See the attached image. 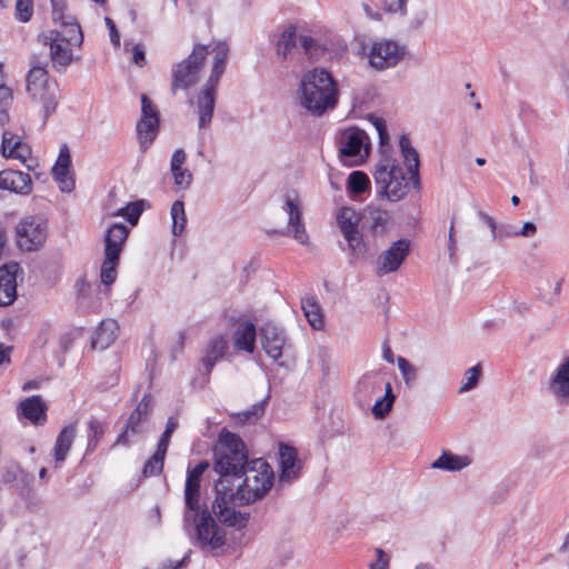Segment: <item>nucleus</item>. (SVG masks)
I'll use <instances>...</instances> for the list:
<instances>
[{"label": "nucleus", "mask_w": 569, "mask_h": 569, "mask_svg": "<svg viewBox=\"0 0 569 569\" xmlns=\"http://www.w3.org/2000/svg\"><path fill=\"white\" fill-rule=\"evenodd\" d=\"M370 184L368 176L362 171H353L348 178V189L357 194L365 192Z\"/></svg>", "instance_id": "37998d69"}, {"label": "nucleus", "mask_w": 569, "mask_h": 569, "mask_svg": "<svg viewBox=\"0 0 569 569\" xmlns=\"http://www.w3.org/2000/svg\"><path fill=\"white\" fill-rule=\"evenodd\" d=\"M389 212L377 207L368 206L363 211V220L373 233H382L389 221Z\"/></svg>", "instance_id": "473e14b6"}, {"label": "nucleus", "mask_w": 569, "mask_h": 569, "mask_svg": "<svg viewBox=\"0 0 569 569\" xmlns=\"http://www.w3.org/2000/svg\"><path fill=\"white\" fill-rule=\"evenodd\" d=\"M229 350L228 340L223 336H216L207 345L206 353L201 359L206 375H210L217 362L222 360Z\"/></svg>", "instance_id": "a878e982"}, {"label": "nucleus", "mask_w": 569, "mask_h": 569, "mask_svg": "<svg viewBox=\"0 0 569 569\" xmlns=\"http://www.w3.org/2000/svg\"><path fill=\"white\" fill-rule=\"evenodd\" d=\"M397 363L406 385H412L417 380V368L403 357H398Z\"/></svg>", "instance_id": "49530a36"}, {"label": "nucleus", "mask_w": 569, "mask_h": 569, "mask_svg": "<svg viewBox=\"0 0 569 569\" xmlns=\"http://www.w3.org/2000/svg\"><path fill=\"white\" fill-rule=\"evenodd\" d=\"M104 431H106V428L100 420H98L93 417L90 418V420L88 421L87 453L93 452L97 449L99 441L101 440L102 436L104 435Z\"/></svg>", "instance_id": "58836bf2"}, {"label": "nucleus", "mask_w": 569, "mask_h": 569, "mask_svg": "<svg viewBox=\"0 0 569 569\" xmlns=\"http://www.w3.org/2000/svg\"><path fill=\"white\" fill-rule=\"evenodd\" d=\"M340 158L363 160L370 152V140L365 130L357 127L342 129L337 138Z\"/></svg>", "instance_id": "f8f14e48"}, {"label": "nucleus", "mask_w": 569, "mask_h": 569, "mask_svg": "<svg viewBox=\"0 0 569 569\" xmlns=\"http://www.w3.org/2000/svg\"><path fill=\"white\" fill-rule=\"evenodd\" d=\"M119 262V258L106 257L101 266V283L112 284L117 278L116 267Z\"/></svg>", "instance_id": "c03bdc74"}, {"label": "nucleus", "mask_w": 569, "mask_h": 569, "mask_svg": "<svg viewBox=\"0 0 569 569\" xmlns=\"http://www.w3.org/2000/svg\"><path fill=\"white\" fill-rule=\"evenodd\" d=\"M48 236L47 221L40 216H28L16 227L17 244L21 250L33 251L43 246Z\"/></svg>", "instance_id": "1a4fd4ad"}, {"label": "nucleus", "mask_w": 569, "mask_h": 569, "mask_svg": "<svg viewBox=\"0 0 569 569\" xmlns=\"http://www.w3.org/2000/svg\"><path fill=\"white\" fill-rule=\"evenodd\" d=\"M359 220L358 213L350 207H342L337 214L338 226L353 254L366 252V243L358 228Z\"/></svg>", "instance_id": "2eb2a0df"}, {"label": "nucleus", "mask_w": 569, "mask_h": 569, "mask_svg": "<svg viewBox=\"0 0 569 569\" xmlns=\"http://www.w3.org/2000/svg\"><path fill=\"white\" fill-rule=\"evenodd\" d=\"M407 2L408 0H395L393 2L389 3L388 11L390 12H399L401 16H406L407 10Z\"/></svg>", "instance_id": "774afa93"}, {"label": "nucleus", "mask_w": 569, "mask_h": 569, "mask_svg": "<svg viewBox=\"0 0 569 569\" xmlns=\"http://www.w3.org/2000/svg\"><path fill=\"white\" fill-rule=\"evenodd\" d=\"M303 313L313 329H321L323 326V316L318 300L313 296H306L301 299Z\"/></svg>", "instance_id": "f704fd0d"}, {"label": "nucleus", "mask_w": 569, "mask_h": 569, "mask_svg": "<svg viewBox=\"0 0 569 569\" xmlns=\"http://www.w3.org/2000/svg\"><path fill=\"white\" fill-rule=\"evenodd\" d=\"M183 523L186 527L190 525L196 526L197 540L202 549L209 547L216 550L226 545L224 532L218 527L207 508H200L196 522Z\"/></svg>", "instance_id": "ddd939ff"}, {"label": "nucleus", "mask_w": 569, "mask_h": 569, "mask_svg": "<svg viewBox=\"0 0 569 569\" xmlns=\"http://www.w3.org/2000/svg\"><path fill=\"white\" fill-rule=\"evenodd\" d=\"M207 54L208 48L206 46L196 44L186 59L172 67V93H176L178 89L187 90L199 81Z\"/></svg>", "instance_id": "0eeeda50"}, {"label": "nucleus", "mask_w": 569, "mask_h": 569, "mask_svg": "<svg viewBox=\"0 0 569 569\" xmlns=\"http://www.w3.org/2000/svg\"><path fill=\"white\" fill-rule=\"evenodd\" d=\"M257 328L251 321L241 322L234 331V346L244 350L248 353H252L256 348Z\"/></svg>", "instance_id": "c756f323"}, {"label": "nucleus", "mask_w": 569, "mask_h": 569, "mask_svg": "<svg viewBox=\"0 0 569 569\" xmlns=\"http://www.w3.org/2000/svg\"><path fill=\"white\" fill-rule=\"evenodd\" d=\"M143 211L142 202H131L120 208L113 216L124 217L132 226H134Z\"/></svg>", "instance_id": "a18cd8bd"}, {"label": "nucleus", "mask_w": 569, "mask_h": 569, "mask_svg": "<svg viewBox=\"0 0 569 569\" xmlns=\"http://www.w3.org/2000/svg\"><path fill=\"white\" fill-rule=\"evenodd\" d=\"M52 6V19L54 22H58L59 19L63 17L70 16L67 13V6L64 0H50Z\"/></svg>", "instance_id": "bf43d9fd"}, {"label": "nucleus", "mask_w": 569, "mask_h": 569, "mask_svg": "<svg viewBox=\"0 0 569 569\" xmlns=\"http://www.w3.org/2000/svg\"><path fill=\"white\" fill-rule=\"evenodd\" d=\"M299 43L309 59L318 60L325 54V46L311 36L300 34Z\"/></svg>", "instance_id": "4c0bfd02"}, {"label": "nucleus", "mask_w": 569, "mask_h": 569, "mask_svg": "<svg viewBox=\"0 0 569 569\" xmlns=\"http://www.w3.org/2000/svg\"><path fill=\"white\" fill-rule=\"evenodd\" d=\"M119 326L116 320H102L92 337V349L106 350L109 348L116 341Z\"/></svg>", "instance_id": "cd10ccee"}, {"label": "nucleus", "mask_w": 569, "mask_h": 569, "mask_svg": "<svg viewBox=\"0 0 569 569\" xmlns=\"http://www.w3.org/2000/svg\"><path fill=\"white\" fill-rule=\"evenodd\" d=\"M20 266L16 262L0 267V284H17Z\"/></svg>", "instance_id": "de8ad7c7"}, {"label": "nucleus", "mask_w": 569, "mask_h": 569, "mask_svg": "<svg viewBox=\"0 0 569 569\" xmlns=\"http://www.w3.org/2000/svg\"><path fill=\"white\" fill-rule=\"evenodd\" d=\"M259 332L261 346L266 353L273 360H279L282 357V350L287 341L283 330L272 322H267L261 326Z\"/></svg>", "instance_id": "a211bd4d"}, {"label": "nucleus", "mask_w": 569, "mask_h": 569, "mask_svg": "<svg viewBox=\"0 0 569 569\" xmlns=\"http://www.w3.org/2000/svg\"><path fill=\"white\" fill-rule=\"evenodd\" d=\"M370 121L375 126L376 130L378 131L379 141L381 148L388 144L389 142V134L386 126V121L382 118L370 116Z\"/></svg>", "instance_id": "864d4df0"}, {"label": "nucleus", "mask_w": 569, "mask_h": 569, "mask_svg": "<svg viewBox=\"0 0 569 569\" xmlns=\"http://www.w3.org/2000/svg\"><path fill=\"white\" fill-rule=\"evenodd\" d=\"M129 231V228L122 223H113L109 227L104 237L106 257L119 258Z\"/></svg>", "instance_id": "bb28decb"}, {"label": "nucleus", "mask_w": 569, "mask_h": 569, "mask_svg": "<svg viewBox=\"0 0 569 569\" xmlns=\"http://www.w3.org/2000/svg\"><path fill=\"white\" fill-rule=\"evenodd\" d=\"M299 92L300 106L315 117H321L338 104V83L326 69L308 71L301 79Z\"/></svg>", "instance_id": "f03ea898"}, {"label": "nucleus", "mask_w": 569, "mask_h": 569, "mask_svg": "<svg viewBox=\"0 0 569 569\" xmlns=\"http://www.w3.org/2000/svg\"><path fill=\"white\" fill-rule=\"evenodd\" d=\"M171 219H172V233L174 236H181L184 231L187 217L184 211V204L182 201L177 200L171 206Z\"/></svg>", "instance_id": "a19ab883"}, {"label": "nucleus", "mask_w": 569, "mask_h": 569, "mask_svg": "<svg viewBox=\"0 0 569 569\" xmlns=\"http://www.w3.org/2000/svg\"><path fill=\"white\" fill-rule=\"evenodd\" d=\"M172 176L174 178L176 186L179 188L186 189L191 184L192 174L188 169L178 168L176 172H172Z\"/></svg>", "instance_id": "5fc2aeb1"}, {"label": "nucleus", "mask_w": 569, "mask_h": 569, "mask_svg": "<svg viewBox=\"0 0 569 569\" xmlns=\"http://www.w3.org/2000/svg\"><path fill=\"white\" fill-rule=\"evenodd\" d=\"M471 463L467 456H457L450 451H443L441 456L432 463V468L447 471H459Z\"/></svg>", "instance_id": "72a5a7b5"}, {"label": "nucleus", "mask_w": 569, "mask_h": 569, "mask_svg": "<svg viewBox=\"0 0 569 569\" xmlns=\"http://www.w3.org/2000/svg\"><path fill=\"white\" fill-rule=\"evenodd\" d=\"M283 210L288 214L287 233L291 234L299 243L307 244L309 237L302 221V210L298 197L287 194Z\"/></svg>", "instance_id": "f3484780"}, {"label": "nucleus", "mask_w": 569, "mask_h": 569, "mask_svg": "<svg viewBox=\"0 0 569 569\" xmlns=\"http://www.w3.org/2000/svg\"><path fill=\"white\" fill-rule=\"evenodd\" d=\"M33 14L32 0H17L14 8V17L20 22H28Z\"/></svg>", "instance_id": "09e8293b"}, {"label": "nucleus", "mask_w": 569, "mask_h": 569, "mask_svg": "<svg viewBox=\"0 0 569 569\" xmlns=\"http://www.w3.org/2000/svg\"><path fill=\"white\" fill-rule=\"evenodd\" d=\"M297 39L299 40V37L296 34V27L288 26L280 34L278 41H277V54L282 59L286 60L288 54L291 52V50L297 44Z\"/></svg>", "instance_id": "c9c22d12"}, {"label": "nucleus", "mask_w": 569, "mask_h": 569, "mask_svg": "<svg viewBox=\"0 0 569 569\" xmlns=\"http://www.w3.org/2000/svg\"><path fill=\"white\" fill-rule=\"evenodd\" d=\"M132 51V61L138 67H144L147 64L144 48L142 44H134L131 49Z\"/></svg>", "instance_id": "052dcab7"}, {"label": "nucleus", "mask_w": 569, "mask_h": 569, "mask_svg": "<svg viewBox=\"0 0 569 569\" xmlns=\"http://www.w3.org/2000/svg\"><path fill=\"white\" fill-rule=\"evenodd\" d=\"M70 166V152L68 147L64 144L60 148L58 159L52 168V174L59 183V188L62 192H69L74 187V180L69 176Z\"/></svg>", "instance_id": "b1692460"}, {"label": "nucleus", "mask_w": 569, "mask_h": 569, "mask_svg": "<svg viewBox=\"0 0 569 569\" xmlns=\"http://www.w3.org/2000/svg\"><path fill=\"white\" fill-rule=\"evenodd\" d=\"M379 194L389 201H399L408 192V182L402 168L390 156H382L373 171Z\"/></svg>", "instance_id": "423d86ee"}, {"label": "nucleus", "mask_w": 569, "mask_h": 569, "mask_svg": "<svg viewBox=\"0 0 569 569\" xmlns=\"http://www.w3.org/2000/svg\"><path fill=\"white\" fill-rule=\"evenodd\" d=\"M167 452L156 449V452L144 462L142 473L144 477L159 476L164 466Z\"/></svg>", "instance_id": "ea45409f"}, {"label": "nucleus", "mask_w": 569, "mask_h": 569, "mask_svg": "<svg viewBox=\"0 0 569 569\" xmlns=\"http://www.w3.org/2000/svg\"><path fill=\"white\" fill-rule=\"evenodd\" d=\"M396 396L392 392L391 383L388 382L386 385L385 396L380 399H377L375 405L372 406V413L377 419H383L392 409L395 403Z\"/></svg>", "instance_id": "e433bc0d"}, {"label": "nucleus", "mask_w": 569, "mask_h": 569, "mask_svg": "<svg viewBox=\"0 0 569 569\" xmlns=\"http://www.w3.org/2000/svg\"><path fill=\"white\" fill-rule=\"evenodd\" d=\"M278 456L280 467L278 482L279 485H290L299 478L302 468L298 451L295 447L280 442Z\"/></svg>", "instance_id": "dca6fc26"}, {"label": "nucleus", "mask_w": 569, "mask_h": 569, "mask_svg": "<svg viewBox=\"0 0 569 569\" xmlns=\"http://www.w3.org/2000/svg\"><path fill=\"white\" fill-rule=\"evenodd\" d=\"M77 435V423L72 422L64 426L57 436L52 455L54 460V467L60 468L66 461L67 456L72 447Z\"/></svg>", "instance_id": "5701e85b"}, {"label": "nucleus", "mask_w": 569, "mask_h": 569, "mask_svg": "<svg viewBox=\"0 0 569 569\" xmlns=\"http://www.w3.org/2000/svg\"><path fill=\"white\" fill-rule=\"evenodd\" d=\"M400 151L407 166L408 172L415 184L419 186V154L417 150L411 146V141L408 136L402 134L399 140Z\"/></svg>", "instance_id": "c85d7f7f"}, {"label": "nucleus", "mask_w": 569, "mask_h": 569, "mask_svg": "<svg viewBox=\"0 0 569 569\" xmlns=\"http://www.w3.org/2000/svg\"><path fill=\"white\" fill-rule=\"evenodd\" d=\"M147 420V417L141 415L139 410H133L124 423L121 432L117 437L113 446H129L130 435L137 436L141 433V423Z\"/></svg>", "instance_id": "2f4dec72"}, {"label": "nucleus", "mask_w": 569, "mask_h": 569, "mask_svg": "<svg viewBox=\"0 0 569 569\" xmlns=\"http://www.w3.org/2000/svg\"><path fill=\"white\" fill-rule=\"evenodd\" d=\"M213 60L210 76L204 83L198 96V124L200 128L206 127L211 122L214 104H216V93L219 81L226 70L229 48L226 42H218L212 48Z\"/></svg>", "instance_id": "39448f33"}, {"label": "nucleus", "mask_w": 569, "mask_h": 569, "mask_svg": "<svg viewBox=\"0 0 569 569\" xmlns=\"http://www.w3.org/2000/svg\"><path fill=\"white\" fill-rule=\"evenodd\" d=\"M377 560L370 565L371 569H387L389 558L382 549H376Z\"/></svg>", "instance_id": "0e129e2a"}, {"label": "nucleus", "mask_w": 569, "mask_h": 569, "mask_svg": "<svg viewBox=\"0 0 569 569\" xmlns=\"http://www.w3.org/2000/svg\"><path fill=\"white\" fill-rule=\"evenodd\" d=\"M18 287H0V306L7 307L14 302L17 299Z\"/></svg>", "instance_id": "4d7b16f0"}, {"label": "nucleus", "mask_w": 569, "mask_h": 569, "mask_svg": "<svg viewBox=\"0 0 569 569\" xmlns=\"http://www.w3.org/2000/svg\"><path fill=\"white\" fill-rule=\"evenodd\" d=\"M110 287H79L78 307L84 311H99L103 299L109 297Z\"/></svg>", "instance_id": "412c9836"}, {"label": "nucleus", "mask_w": 569, "mask_h": 569, "mask_svg": "<svg viewBox=\"0 0 569 569\" xmlns=\"http://www.w3.org/2000/svg\"><path fill=\"white\" fill-rule=\"evenodd\" d=\"M482 376V367L480 363H477L476 366L469 368L465 372V377L462 379V385L459 388V393L468 392L472 389H475Z\"/></svg>", "instance_id": "79ce46f5"}, {"label": "nucleus", "mask_w": 569, "mask_h": 569, "mask_svg": "<svg viewBox=\"0 0 569 569\" xmlns=\"http://www.w3.org/2000/svg\"><path fill=\"white\" fill-rule=\"evenodd\" d=\"M47 411L48 406L39 395L23 399L18 406V416L34 426H43L47 422Z\"/></svg>", "instance_id": "aec40b11"}, {"label": "nucleus", "mask_w": 569, "mask_h": 569, "mask_svg": "<svg viewBox=\"0 0 569 569\" xmlns=\"http://www.w3.org/2000/svg\"><path fill=\"white\" fill-rule=\"evenodd\" d=\"M406 47L393 40L375 41L369 50V64L382 71L396 67L406 56Z\"/></svg>", "instance_id": "9b49d317"}, {"label": "nucleus", "mask_w": 569, "mask_h": 569, "mask_svg": "<svg viewBox=\"0 0 569 569\" xmlns=\"http://www.w3.org/2000/svg\"><path fill=\"white\" fill-rule=\"evenodd\" d=\"M13 100V93L12 90L4 84L0 88V107L3 110H7L11 104Z\"/></svg>", "instance_id": "680f3d73"}, {"label": "nucleus", "mask_w": 569, "mask_h": 569, "mask_svg": "<svg viewBox=\"0 0 569 569\" xmlns=\"http://www.w3.org/2000/svg\"><path fill=\"white\" fill-rule=\"evenodd\" d=\"M104 22L110 31V41L116 46H120V33L116 28V24L111 18H104Z\"/></svg>", "instance_id": "338daca9"}, {"label": "nucleus", "mask_w": 569, "mask_h": 569, "mask_svg": "<svg viewBox=\"0 0 569 569\" xmlns=\"http://www.w3.org/2000/svg\"><path fill=\"white\" fill-rule=\"evenodd\" d=\"M216 491L217 497L212 502V512L219 522L237 529L244 528L249 521V513H242L229 507L228 500H237L233 488H229L228 485H224V480H219L216 483Z\"/></svg>", "instance_id": "6e6552de"}, {"label": "nucleus", "mask_w": 569, "mask_h": 569, "mask_svg": "<svg viewBox=\"0 0 569 569\" xmlns=\"http://www.w3.org/2000/svg\"><path fill=\"white\" fill-rule=\"evenodd\" d=\"M213 469L224 480V485L232 483L236 499L241 505H249L263 498L274 482V473L270 465L263 459H256L248 463L244 442L234 432L223 429L214 448Z\"/></svg>", "instance_id": "f257e3e1"}, {"label": "nucleus", "mask_w": 569, "mask_h": 569, "mask_svg": "<svg viewBox=\"0 0 569 569\" xmlns=\"http://www.w3.org/2000/svg\"><path fill=\"white\" fill-rule=\"evenodd\" d=\"M186 161V153L182 149H177L173 154H172V158H171V164H170V169H171V172H176V170H178V168H182V164L184 163Z\"/></svg>", "instance_id": "e2e57ef3"}, {"label": "nucleus", "mask_w": 569, "mask_h": 569, "mask_svg": "<svg viewBox=\"0 0 569 569\" xmlns=\"http://www.w3.org/2000/svg\"><path fill=\"white\" fill-rule=\"evenodd\" d=\"M549 390L560 403H569V356L558 366Z\"/></svg>", "instance_id": "4be33fe9"}, {"label": "nucleus", "mask_w": 569, "mask_h": 569, "mask_svg": "<svg viewBox=\"0 0 569 569\" xmlns=\"http://www.w3.org/2000/svg\"><path fill=\"white\" fill-rule=\"evenodd\" d=\"M152 409V400L151 396L146 393L142 399L139 401L134 410H139L141 415L146 416L148 418L150 411Z\"/></svg>", "instance_id": "69168bd1"}, {"label": "nucleus", "mask_w": 569, "mask_h": 569, "mask_svg": "<svg viewBox=\"0 0 569 569\" xmlns=\"http://www.w3.org/2000/svg\"><path fill=\"white\" fill-rule=\"evenodd\" d=\"M2 156L6 158L19 159L24 161L30 153L27 144L22 143L21 139L16 137L12 132L6 131L2 134Z\"/></svg>", "instance_id": "7c9ffc66"}, {"label": "nucleus", "mask_w": 569, "mask_h": 569, "mask_svg": "<svg viewBox=\"0 0 569 569\" xmlns=\"http://www.w3.org/2000/svg\"><path fill=\"white\" fill-rule=\"evenodd\" d=\"M141 119L137 123V133L141 152H146L157 137L159 128V117L152 101L146 96H141Z\"/></svg>", "instance_id": "4468645a"}, {"label": "nucleus", "mask_w": 569, "mask_h": 569, "mask_svg": "<svg viewBox=\"0 0 569 569\" xmlns=\"http://www.w3.org/2000/svg\"><path fill=\"white\" fill-rule=\"evenodd\" d=\"M62 30H48L38 36V41L49 46L52 67L58 72H63L73 61L71 47H80L83 42V33L80 24L72 16L59 19Z\"/></svg>", "instance_id": "7ed1b4c3"}, {"label": "nucleus", "mask_w": 569, "mask_h": 569, "mask_svg": "<svg viewBox=\"0 0 569 569\" xmlns=\"http://www.w3.org/2000/svg\"><path fill=\"white\" fill-rule=\"evenodd\" d=\"M559 295L560 287H538V297L547 303L556 301Z\"/></svg>", "instance_id": "6e6d98bb"}, {"label": "nucleus", "mask_w": 569, "mask_h": 569, "mask_svg": "<svg viewBox=\"0 0 569 569\" xmlns=\"http://www.w3.org/2000/svg\"><path fill=\"white\" fill-rule=\"evenodd\" d=\"M23 473V469L17 461H10L6 465L2 481L4 483H12Z\"/></svg>", "instance_id": "3c124183"}, {"label": "nucleus", "mask_w": 569, "mask_h": 569, "mask_svg": "<svg viewBox=\"0 0 569 569\" xmlns=\"http://www.w3.org/2000/svg\"><path fill=\"white\" fill-rule=\"evenodd\" d=\"M30 64L31 68L26 76V90L33 101L42 104L47 119L58 107L59 86L50 78L46 64H41L37 57H32Z\"/></svg>", "instance_id": "20e7f679"}, {"label": "nucleus", "mask_w": 569, "mask_h": 569, "mask_svg": "<svg viewBox=\"0 0 569 569\" xmlns=\"http://www.w3.org/2000/svg\"><path fill=\"white\" fill-rule=\"evenodd\" d=\"M210 467L207 460L200 461L193 468H188L184 486L183 522H196L200 510V483L202 475Z\"/></svg>", "instance_id": "9d476101"}, {"label": "nucleus", "mask_w": 569, "mask_h": 569, "mask_svg": "<svg viewBox=\"0 0 569 569\" xmlns=\"http://www.w3.org/2000/svg\"><path fill=\"white\" fill-rule=\"evenodd\" d=\"M264 400L257 402L247 411L239 413L240 420L244 422H251L260 418L264 412Z\"/></svg>", "instance_id": "603ef678"}, {"label": "nucleus", "mask_w": 569, "mask_h": 569, "mask_svg": "<svg viewBox=\"0 0 569 569\" xmlns=\"http://www.w3.org/2000/svg\"><path fill=\"white\" fill-rule=\"evenodd\" d=\"M178 428V420L174 417H169L167 420L166 429L163 433L160 436L157 448L161 451H168V447L170 443L171 436Z\"/></svg>", "instance_id": "8fccbe9b"}, {"label": "nucleus", "mask_w": 569, "mask_h": 569, "mask_svg": "<svg viewBox=\"0 0 569 569\" xmlns=\"http://www.w3.org/2000/svg\"><path fill=\"white\" fill-rule=\"evenodd\" d=\"M511 237H518L517 229L509 223H501L497 231H495L493 240H503Z\"/></svg>", "instance_id": "13d9d810"}, {"label": "nucleus", "mask_w": 569, "mask_h": 569, "mask_svg": "<svg viewBox=\"0 0 569 569\" xmlns=\"http://www.w3.org/2000/svg\"><path fill=\"white\" fill-rule=\"evenodd\" d=\"M31 178L28 173L16 170L0 172V189L28 194L31 191Z\"/></svg>", "instance_id": "393cba45"}, {"label": "nucleus", "mask_w": 569, "mask_h": 569, "mask_svg": "<svg viewBox=\"0 0 569 569\" xmlns=\"http://www.w3.org/2000/svg\"><path fill=\"white\" fill-rule=\"evenodd\" d=\"M410 251V241L399 239L395 241L378 259V272L389 273L396 271Z\"/></svg>", "instance_id": "6ab92c4d"}]
</instances>
